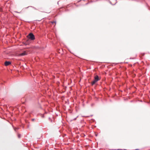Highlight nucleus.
<instances>
[{
    "instance_id": "obj_1",
    "label": "nucleus",
    "mask_w": 150,
    "mask_h": 150,
    "mask_svg": "<svg viewBox=\"0 0 150 150\" xmlns=\"http://www.w3.org/2000/svg\"><path fill=\"white\" fill-rule=\"evenodd\" d=\"M100 78H99L98 75H96L94 77V80L91 83L92 85H94L96 83L99 81Z\"/></svg>"
},
{
    "instance_id": "obj_5",
    "label": "nucleus",
    "mask_w": 150,
    "mask_h": 150,
    "mask_svg": "<svg viewBox=\"0 0 150 150\" xmlns=\"http://www.w3.org/2000/svg\"><path fill=\"white\" fill-rule=\"evenodd\" d=\"M21 137V135L20 134H18V138H20Z\"/></svg>"
},
{
    "instance_id": "obj_6",
    "label": "nucleus",
    "mask_w": 150,
    "mask_h": 150,
    "mask_svg": "<svg viewBox=\"0 0 150 150\" xmlns=\"http://www.w3.org/2000/svg\"><path fill=\"white\" fill-rule=\"evenodd\" d=\"M35 120V119H32V121H34Z\"/></svg>"
},
{
    "instance_id": "obj_3",
    "label": "nucleus",
    "mask_w": 150,
    "mask_h": 150,
    "mask_svg": "<svg viewBox=\"0 0 150 150\" xmlns=\"http://www.w3.org/2000/svg\"><path fill=\"white\" fill-rule=\"evenodd\" d=\"M11 64V62L9 61H6L4 63V64L6 66H8Z\"/></svg>"
},
{
    "instance_id": "obj_7",
    "label": "nucleus",
    "mask_w": 150,
    "mask_h": 150,
    "mask_svg": "<svg viewBox=\"0 0 150 150\" xmlns=\"http://www.w3.org/2000/svg\"><path fill=\"white\" fill-rule=\"evenodd\" d=\"M52 24H53V23H55V22H54V21H53V22H52Z\"/></svg>"
},
{
    "instance_id": "obj_4",
    "label": "nucleus",
    "mask_w": 150,
    "mask_h": 150,
    "mask_svg": "<svg viewBox=\"0 0 150 150\" xmlns=\"http://www.w3.org/2000/svg\"><path fill=\"white\" fill-rule=\"evenodd\" d=\"M27 54V53L25 51L22 53L20 54H19V55L20 56H23L26 55Z\"/></svg>"
},
{
    "instance_id": "obj_2",
    "label": "nucleus",
    "mask_w": 150,
    "mask_h": 150,
    "mask_svg": "<svg viewBox=\"0 0 150 150\" xmlns=\"http://www.w3.org/2000/svg\"><path fill=\"white\" fill-rule=\"evenodd\" d=\"M27 37L28 38L31 40H34L35 39V36L32 33L29 34L27 36Z\"/></svg>"
}]
</instances>
